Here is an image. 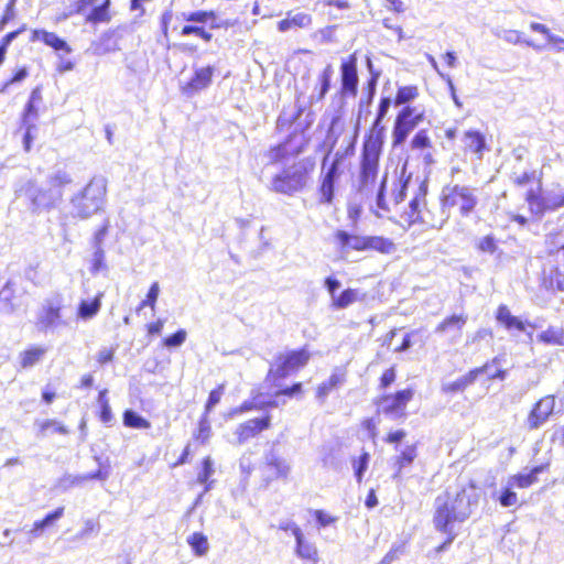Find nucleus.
Returning a JSON list of instances; mask_svg holds the SVG:
<instances>
[{"label":"nucleus","instance_id":"nucleus-50","mask_svg":"<svg viewBox=\"0 0 564 564\" xmlns=\"http://www.w3.org/2000/svg\"><path fill=\"white\" fill-rule=\"evenodd\" d=\"M91 272L97 273L105 268V251L102 246L94 247Z\"/></svg>","mask_w":564,"mask_h":564},{"label":"nucleus","instance_id":"nucleus-23","mask_svg":"<svg viewBox=\"0 0 564 564\" xmlns=\"http://www.w3.org/2000/svg\"><path fill=\"white\" fill-rule=\"evenodd\" d=\"M110 0H100L99 3L86 15V21L91 23H106L111 20L109 13Z\"/></svg>","mask_w":564,"mask_h":564},{"label":"nucleus","instance_id":"nucleus-58","mask_svg":"<svg viewBox=\"0 0 564 564\" xmlns=\"http://www.w3.org/2000/svg\"><path fill=\"white\" fill-rule=\"evenodd\" d=\"M214 17H215V13L213 11H209V12L208 11H197V12H192L188 15H186L185 20L192 21V22L205 23L210 18H214Z\"/></svg>","mask_w":564,"mask_h":564},{"label":"nucleus","instance_id":"nucleus-16","mask_svg":"<svg viewBox=\"0 0 564 564\" xmlns=\"http://www.w3.org/2000/svg\"><path fill=\"white\" fill-rule=\"evenodd\" d=\"M496 362H498V357H495L490 362H487L482 367L470 370L468 373L462 376L460 378L453 382L444 383L442 386V390L446 393H454L465 390L468 386L473 384L476 381V379L482 371H487L488 368H490L491 365Z\"/></svg>","mask_w":564,"mask_h":564},{"label":"nucleus","instance_id":"nucleus-5","mask_svg":"<svg viewBox=\"0 0 564 564\" xmlns=\"http://www.w3.org/2000/svg\"><path fill=\"white\" fill-rule=\"evenodd\" d=\"M19 196H25L30 200L32 212L48 210L56 207L63 199L64 192L55 188L37 186L28 181L18 191Z\"/></svg>","mask_w":564,"mask_h":564},{"label":"nucleus","instance_id":"nucleus-37","mask_svg":"<svg viewBox=\"0 0 564 564\" xmlns=\"http://www.w3.org/2000/svg\"><path fill=\"white\" fill-rule=\"evenodd\" d=\"M419 96V89L416 86H402L399 87L394 99L395 106L405 105L414 100Z\"/></svg>","mask_w":564,"mask_h":564},{"label":"nucleus","instance_id":"nucleus-49","mask_svg":"<svg viewBox=\"0 0 564 564\" xmlns=\"http://www.w3.org/2000/svg\"><path fill=\"white\" fill-rule=\"evenodd\" d=\"M100 525L94 519H87L84 522V528L76 534V539H86L91 533H98Z\"/></svg>","mask_w":564,"mask_h":564},{"label":"nucleus","instance_id":"nucleus-33","mask_svg":"<svg viewBox=\"0 0 564 564\" xmlns=\"http://www.w3.org/2000/svg\"><path fill=\"white\" fill-rule=\"evenodd\" d=\"M187 543L193 549L197 556H203L207 553L209 545L206 535L200 532H195L187 538Z\"/></svg>","mask_w":564,"mask_h":564},{"label":"nucleus","instance_id":"nucleus-24","mask_svg":"<svg viewBox=\"0 0 564 564\" xmlns=\"http://www.w3.org/2000/svg\"><path fill=\"white\" fill-rule=\"evenodd\" d=\"M64 514V507H59L53 512L46 514V517L40 521H35L33 528L30 530V534L33 538H39L42 535L43 531L51 527L55 521L61 519Z\"/></svg>","mask_w":564,"mask_h":564},{"label":"nucleus","instance_id":"nucleus-41","mask_svg":"<svg viewBox=\"0 0 564 564\" xmlns=\"http://www.w3.org/2000/svg\"><path fill=\"white\" fill-rule=\"evenodd\" d=\"M213 474H214L213 460L210 457H206L203 460V468L197 476V481L199 484L205 485V491H208L210 489V485L213 481H210V482H208V481Z\"/></svg>","mask_w":564,"mask_h":564},{"label":"nucleus","instance_id":"nucleus-3","mask_svg":"<svg viewBox=\"0 0 564 564\" xmlns=\"http://www.w3.org/2000/svg\"><path fill=\"white\" fill-rule=\"evenodd\" d=\"M314 165L315 163L311 159L295 162L272 178L270 188L275 193L284 195H293L301 192L306 186Z\"/></svg>","mask_w":564,"mask_h":564},{"label":"nucleus","instance_id":"nucleus-56","mask_svg":"<svg viewBox=\"0 0 564 564\" xmlns=\"http://www.w3.org/2000/svg\"><path fill=\"white\" fill-rule=\"evenodd\" d=\"M37 116L35 104L28 101L23 112L22 123H35Z\"/></svg>","mask_w":564,"mask_h":564},{"label":"nucleus","instance_id":"nucleus-34","mask_svg":"<svg viewBox=\"0 0 564 564\" xmlns=\"http://www.w3.org/2000/svg\"><path fill=\"white\" fill-rule=\"evenodd\" d=\"M123 424L128 427L132 429H149L151 426L150 422L145 420L143 416L138 414L132 410H127L123 413Z\"/></svg>","mask_w":564,"mask_h":564},{"label":"nucleus","instance_id":"nucleus-40","mask_svg":"<svg viewBox=\"0 0 564 564\" xmlns=\"http://www.w3.org/2000/svg\"><path fill=\"white\" fill-rule=\"evenodd\" d=\"M370 460V454L367 452H364L358 458L352 460V468L355 473V477L358 482H361L362 477L368 469Z\"/></svg>","mask_w":564,"mask_h":564},{"label":"nucleus","instance_id":"nucleus-54","mask_svg":"<svg viewBox=\"0 0 564 564\" xmlns=\"http://www.w3.org/2000/svg\"><path fill=\"white\" fill-rule=\"evenodd\" d=\"M478 249L482 252L494 253L497 250V243L494 236L482 237L478 242Z\"/></svg>","mask_w":564,"mask_h":564},{"label":"nucleus","instance_id":"nucleus-48","mask_svg":"<svg viewBox=\"0 0 564 564\" xmlns=\"http://www.w3.org/2000/svg\"><path fill=\"white\" fill-rule=\"evenodd\" d=\"M424 200V194H417L414 198L410 202V215L409 217L412 219V221H425L423 217L421 216L420 212V205L421 202Z\"/></svg>","mask_w":564,"mask_h":564},{"label":"nucleus","instance_id":"nucleus-32","mask_svg":"<svg viewBox=\"0 0 564 564\" xmlns=\"http://www.w3.org/2000/svg\"><path fill=\"white\" fill-rule=\"evenodd\" d=\"M100 296L101 294L96 296L91 302L82 301L78 306V317L85 321L93 318L100 310Z\"/></svg>","mask_w":564,"mask_h":564},{"label":"nucleus","instance_id":"nucleus-63","mask_svg":"<svg viewBox=\"0 0 564 564\" xmlns=\"http://www.w3.org/2000/svg\"><path fill=\"white\" fill-rule=\"evenodd\" d=\"M500 358H498V362L491 365L487 371H482L481 373H487L489 379H500L503 380L506 378L507 372L499 368Z\"/></svg>","mask_w":564,"mask_h":564},{"label":"nucleus","instance_id":"nucleus-6","mask_svg":"<svg viewBox=\"0 0 564 564\" xmlns=\"http://www.w3.org/2000/svg\"><path fill=\"white\" fill-rule=\"evenodd\" d=\"M64 302V296L58 292L50 294L42 301L36 313V327L39 330H54L67 325L62 314Z\"/></svg>","mask_w":564,"mask_h":564},{"label":"nucleus","instance_id":"nucleus-38","mask_svg":"<svg viewBox=\"0 0 564 564\" xmlns=\"http://www.w3.org/2000/svg\"><path fill=\"white\" fill-rule=\"evenodd\" d=\"M416 457V448L414 445L406 446L397 457L398 469L394 477H398L402 468L411 465Z\"/></svg>","mask_w":564,"mask_h":564},{"label":"nucleus","instance_id":"nucleus-12","mask_svg":"<svg viewBox=\"0 0 564 564\" xmlns=\"http://www.w3.org/2000/svg\"><path fill=\"white\" fill-rule=\"evenodd\" d=\"M332 149L324 156L322 162V183L319 186L321 202L330 204L334 198L335 183L340 176V170L335 164H328Z\"/></svg>","mask_w":564,"mask_h":564},{"label":"nucleus","instance_id":"nucleus-47","mask_svg":"<svg viewBox=\"0 0 564 564\" xmlns=\"http://www.w3.org/2000/svg\"><path fill=\"white\" fill-rule=\"evenodd\" d=\"M390 106H391L390 97H382L380 99L377 117L373 122V130L383 129L382 127H380V124H381V121L383 120V118L386 117V115L388 113Z\"/></svg>","mask_w":564,"mask_h":564},{"label":"nucleus","instance_id":"nucleus-46","mask_svg":"<svg viewBox=\"0 0 564 564\" xmlns=\"http://www.w3.org/2000/svg\"><path fill=\"white\" fill-rule=\"evenodd\" d=\"M159 294H160L159 282H153L152 285L150 286L147 297L140 303L138 311L142 310L145 306H150L152 310H154Z\"/></svg>","mask_w":564,"mask_h":564},{"label":"nucleus","instance_id":"nucleus-22","mask_svg":"<svg viewBox=\"0 0 564 564\" xmlns=\"http://www.w3.org/2000/svg\"><path fill=\"white\" fill-rule=\"evenodd\" d=\"M333 74V66L327 65L318 77V87L314 88V91L310 97L312 104L314 101H321L325 97L329 90Z\"/></svg>","mask_w":564,"mask_h":564},{"label":"nucleus","instance_id":"nucleus-35","mask_svg":"<svg viewBox=\"0 0 564 564\" xmlns=\"http://www.w3.org/2000/svg\"><path fill=\"white\" fill-rule=\"evenodd\" d=\"M45 348L33 347L21 354V366L22 368H30L37 364L45 354Z\"/></svg>","mask_w":564,"mask_h":564},{"label":"nucleus","instance_id":"nucleus-64","mask_svg":"<svg viewBox=\"0 0 564 564\" xmlns=\"http://www.w3.org/2000/svg\"><path fill=\"white\" fill-rule=\"evenodd\" d=\"M279 529L283 531H291L295 539L303 533L296 523L291 520L281 521L279 523Z\"/></svg>","mask_w":564,"mask_h":564},{"label":"nucleus","instance_id":"nucleus-53","mask_svg":"<svg viewBox=\"0 0 564 564\" xmlns=\"http://www.w3.org/2000/svg\"><path fill=\"white\" fill-rule=\"evenodd\" d=\"M511 488L508 486L499 497V502L502 507H512L518 503V496Z\"/></svg>","mask_w":564,"mask_h":564},{"label":"nucleus","instance_id":"nucleus-62","mask_svg":"<svg viewBox=\"0 0 564 564\" xmlns=\"http://www.w3.org/2000/svg\"><path fill=\"white\" fill-rule=\"evenodd\" d=\"M497 321L506 325L507 323L513 322L514 316L510 313L509 308L506 305H500L497 311Z\"/></svg>","mask_w":564,"mask_h":564},{"label":"nucleus","instance_id":"nucleus-57","mask_svg":"<svg viewBox=\"0 0 564 564\" xmlns=\"http://www.w3.org/2000/svg\"><path fill=\"white\" fill-rule=\"evenodd\" d=\"M29 75L26 67H21L10 79H8L1 87L0 93L6 91V89L17 83L22 82Z\"/></svg>","mask_w":564,"mask_h":564},{"label":"nucleus","instance_id":"nucleus-59","mask_svg":"<svg viewBox=\"0 0 564 564\" xmlns=\"http://www.w3.org/2000/svg\"><path fill=\"white\" fill-rule=\"evenodd\" d=\"M530 29L534 32H539V33H542L543 35H545V37L547 39L549 42H556V41H560L558 40V36L557 35H554L550 32V29L542 24V23H538V22H532L530 24Z\"/></svg>","mask_w":564,"mask_h":564},{"label":"nucleus","instance_id":"nucleus-27","mask_svg":"<svg viewBox=\"0 0 564 564\" xmlns=\"http://www.w3.org/2000/svg\"><path fill=\"white\" fill-rule=\"evenodd\" d=\"M265 463L267 465L274 469L275 471V475L278 477H288L289 473H290V465L288 464V462L280 457L274 451H271L269 452L267 455H265Z\"/></svg>","mask_w":564,"mask_h":564},{"label":"nucleus","instance_id":"nucleus-44","mask_svg":"<svg viewBox=\"0 0 564 564\" xmlns=\"http://www.w3.org/2000/svg\"><path fill=\"white\" fill-rule=\"evenodd\" d=\"M431 147V139L425 129L419 130L411 140V149L413 150H424Z\"/></svg>","mask_w":564,"mask_h":564},{"label":"nucleus","instance_id":"nucleus-28","mask_svg":"<svg viewBox=\"0 0 564 564\" xmlns=\"http://www.w3.org/2000/svg\"><path fill=\"white\" fill-rule=\"evenodd\" d=\"M540 210L555 212L564 207V193H547L539 203Z\"/></svg>","mask_w":564,"mask_h":564},{"label":"nucleus","instance_id":"nucleus-26","mask_svg":"<svg viewBox=\"0 0 564 564\" xmlns=\"http://www.w3.org/2000/svg\"><path fill=\"white\" fill-rule=\"evenodd\" d=\"M538 340L546 345L563 346L564 330L561 327L550 326L538 335Z\"/></svg>","mask_w":564,"mask_h":564},{"label":"nucleus","instance_id":"nucleus-8","mask_svg":"<svg viewBox=\"0 0 564 564\" xmlns=\"http://www.w3.org/2000/svg\"><path fill=\"white\" fill-rule=\"evenodd\" d=\"M424 112L415 107L405 106L398 113L392 130L393 145L398 147L404 143L409 134L422 122Z\"/></svg>","mask_w":564,"mask_h":564},{"label":"nucleus","instance_id":"nucleus-31","mask_svg":"<svg viewBox=\"0 0 564 564\" xmlns=\"http://www.w3.org/2000/svg\"><path fill=\"white\" fill-rule=\"evenodd\" d=\"M296 547L295 553L302 558L312 560L314 563L317 561V549L313 543L307 542L302 533L295 539Z\"/></svg>","mask_w":564,"mask_h":564},{"label":"nucleus","instance_id":"nucleus-51","mask_svg":"<svg viewBox=\"0 0 564 564\" xmlns=\"http://www.w3.org/2000/svg\"><path fill=\"white\" fill-rule=\"evenodd\" d=\"M181 34L184 36L195 34L199 37H202L204 41L209 42L212 40V33L206 32L203 28L196 26V25H185Z\"/></svg>","mask_w":564,"mask_h":564},{"label":"nucleus","instance_id":"nucleus-43","mask_svg":"<svg viewBox=\"0 0 564 564\" xmlns=\"http://www.w3.org/2000/svg\"><path fill=\"white\" fill-rule=\"evenodd\" d=\"M538 478H534L531 473L518 474L509 478V487L528 488L536 482Z\"/></svg>","mask_w":564,"mask_h":564},{"label":"nucleus","instance_id":"nucleus-7","mask_svg":"<svg viewBox=\"0 0 564 564\" xmlns=\"http://www.w3.org/2000/svg\"><path fill=\"white\" fill-rule=\"evenodd\" d=\"M380 153L381 144L378 140L370 138L365 141L359 174L360 191H365L375 182L378 174Z\"/></svg>","mask_w":564,"mask_h":564},{"label":"nucleus","instance_id":"nucleus-10","mask_svg":"<svg viewBox=\"0 0 564 564\" xmlns=\"http://www.w3.org/2000/svg\"><path fill=\"white\" fill-rule=\"evenodd\" d=\"M193 75L186 83L181 85V91L184 96L192 98L198 95L200 91L206 90L213 83V76L215 73L214 66H199L194 64Z\"/></svg>","mask_w":564,"mask_h":564},{"label":"nucleus","instance_id":"nucleus-42","mask_svg":"<svg viewBox=\"0 0 564 564\" xmlns=\"http://www.w3.org/2000/svg\"><path fill=\"white\" fill-rule=\"evenodd\" d=\"M43 42L53 47L55 51H64L66 53H70L72 48L61 37H58L53 32H47V34L43 35Z\"/></svg>","mask_w":564,"mask_h":564},{"label":"nucleus","instance_id":"nucleus-9","mask_svg":"<svg viewBox=\"0 0 564 564\" xmlns=\"http://www.w3.org/2000/svg\"><path fill=\"white\" fill-rule=\"evenodd\" d=\"M310 355L304 349L280 354L272 362L269 375L273 378H286L292 372L304 367Z\"/></svg>","mask_w":564,"mask_h":564},{"label":"nucleus","instance_id":"nucleus-20","mask_svg":"<svg viewBox=\"0 0 564 564\" xmlns=\"http://www.w3.org/2000/svg\"><path fill=\"white\" fill-rule=\"evenodd\" d=\"M463 143L466 150L477 154L478 159H482V152L486 149L485 137L479 131H466L463 137Z\"/></svg>","mask_w":564,"mask_h":564},{"label":"nucleus","instance_id":"nucleus-52","mask_svg":"<svg viewBox=\"0 0 564 564\" xmlns=\"http://www.w3.org/2000/svg\"><path fill=\"white\" fill-rule=\"evenodd\" d=\"M186 339V332L184 329L177 330L175 334L164 339V345L169 348L180 347Z\"/></svg>","mask_w":564,"mask_h":564},{"label":"nucleus","instance_id":"nucleus-13","mask_svg":"<svg viewBox=\"0 0 564 564\" xmlns=\"http://www.w3.org/2000/svg\"><path fill=\"white\" fill-rule=\"evenodd\" d=\"M304 144V137L299 134H293L285 142L272 148L268 158L271 163L279 162L286 156L297 155L302 152Z\"/></svg>","mask_w":564,"mask_h":564},{"label":"nucleus","instance_id":"nucleus-2","mask_svg":"<svg viewBox=\"0 0 564 564\" xmlns=\"http://www.w3.org/2000/svg\"><path fill=\"white\" fill-rule=\"evenodd\" d=\"M107 200V180L94 176L84 188L72 195L68 214L74 219L86 220L101 212Z\"/></svg>","mask_w":564,"mask_h":564},{"label":"nucleus","instance_id":"nucleus-15","mask_svg":"<svg viewBox=\"0 0 564 564\" xmlns=\"http://www.w3.org/2000/svg\"><path fill=\"white\" fill-rule=\"evenodd\" d=\"M340 73L343 94L356 96L359 79L357 74V57L355 54L350 55L347 61L343 62Z\"/></svg>","mask_w":564,"mask_h":564},{"label":"nucleus","instance_id":"nucleus-25","mask_svg":"<svg viewBox=\"0 0 564 564\" xmlns=\"http://www.w3.org/2000/svg\"><path fill=\"white\" fill-rule=\"evenodd\" d=\"M376 250L383 254H391L397 250L395 243L384 237L368 236L367 250Z\"/></svg>","mask_w":564,"mask_h":564},{"label":"nucleus","instance_id":"nucleus-4","mask_svg":"<svg viewBox=\"0 0 564 564\" xmlns=\"http://www.w3.org/2000/svg\"><path fill=\"white\" fill-rule=\"evenodd\" d=\"M479 204L478 189L465 184H448L441 192L442 210L457 208L464 218L469 217Z\"/></svg>","mask_w":564,"mask_h":564},{"label":"nucleus","instance_id":"nucleus-19","mask_svg":"<svg viewBox=\"0 0 564 564\" xmlns=\"http://www.w3.org/2000/svg\"><path fill=\"white\" fill-rule=\"evenodd\" d=\"M337 242L343 250L351 249L357 251L367 250L368 236L350 235L344 230H338L335 235Z\"/></svg>","mask_w":564,"mask_h":564},{"label":"nucleus","instance_id":"nucleus-60","mask_svg":"<svg viewBox=\"0 0 564 564\" xmlns=\"http://www.w3.org/2000/svg\"><path fill=\"white\" fill-rule=\"evenodd\" d=\"M291 22L293 23L294 26L307 28L312 23V18L306 13L299 12L291 17Z\"/></svg>","mask_w":564,"mask_h":564},{"label":"nucleus","instance_id":"nucleus-29","mask_svg":"<svg viewBox=\"0 0 564 564\" xmlns=\"http://www.w3.org/2000/svg\"><path fill=\"white\" fill-rule=\"evenodd\" d=\"M73 182V177L69 172L64 169H57L48 174L47 185L51 188L59 189L64 192V187Z\"/></svg>","mask_w":564,"mask_h":564},{"label":"nucleus","instance_id":"nucleus-55","mask_svg":"<svg viewBox=\"0 0 564 564\" xmlns=\"http://www.w3.org/2000/svg\"><path fill=\"white\" fill-rule=\"evenodd\" d=\"M224 384H220L218 388L210 391L208 395V400L206 403V410L210 411L216 404L219 403L223 394H224Z\"/></svg>","mask_w":564,"mask_h":564},{"label":"nucleus","instance_id":"nucleus-61","mask_svg":"<svg viewBox=\"0 0 564 564\" xmlns=\"http://www.w3.org/2000/svg\"><path fill=\"white\" fill-rule=\"evenodd\" d=\"M210 433H212V430H210L209 423L206 420H202L199 422L198 433L196 435V438L199 440L203 444H205L208 441V438L210 437Z\"/></svg>","mask_w":564,"mask_h":564},{"label":"nucleus","instance_id":"nucleus-45","mask_svg":"<svg viewBox=\"0 0 564 564\" xmlns=\"http://www.w3.org/2000/svg\"><path fill=\"white\" fill-rule=\"evenodd\" d=\"M343 381V378L333 373L328 380L324 381L318 386L317 389V395L319 398L326 397L335 387H337Z\"/></svg>","mask_w":564,"mask_h":564},{"label":"nucleus","instance_id":"nucleus-21","mask_svg":"<svg viewBox=\"0 0 564 564\" xmlns=\"http://www.w3.org/2000/svg\"><path fill=\"white\" fill-rule=\"evenodd\" d=\"M467 322L466 315H452L441 322L436 328V334L454 333L456 336H460L462 329Z\"/></svg>","mask_w":564,"mask_h":564},{"label":"nucleus","instance_id":"nucleus-39","mask_svg":"<svg viewBox=\"0 0 564 564\" xmlns=\"http://www.w3.org/2000/svg\"><path fill=\"white\" fill-rule=\"evenodd\" d=\"M40 434L46 436L48 433L67 434V429L56 420H45L39 423Z\"/></svg>","mask_w":564,"mask_h":564},{"label":"nucleus","instance_id":"nucleus-11","mask_svg":"<svg viewBox=\"0 0 564 564\" xmlns=\"http://www.w3.org/2000/svg\"><path fill=\"white\" fill-rule=\"evenodd\" d=\"M414 395L413 390L404 389L398 391L395 394H387L379 400L380 411L393 419H398L404 415V411L409 401Z\"/></svg>","mask_w":564,"mask_h":564},{"label":"nucleus","instance_id":"nucleus-14","mask_svg":"<svg viewBox=\"0 0 564 564\" xmlns=\"http://www.w3.org/2000/svg\"><path fill=\"white\" fill-rule=\"evenodd\" d=\"M554 406L555 400L551 395L544 397L536 402L528 416L529 429L536 430L542 426L553 413Z\"/></svg>","mask_w":564,"mask_h":564},{"label":"nucleus","instance_id":"nucleus-18","mask_svg":"<svg viewBox=\"0 0 564 564\" xmlns=\"http://www.w3.org/2000/svg\"><path fill=\"white\" fill-rule=\"evenodd\" d=\"M117 31L109 30L102 33L99 39L91 43L89 47V52L96 56H102L108 53L115 52L119 50V45L117 42Z\"/></svg>","mask_w":564,"mask_h":564},{"label":"nucleus","instance_id":"nucleus-30","mask_svg":"<svg viewBox=\"0 0 564 564\" xmlns=\"http://www.w3.org/2000/svg\"><path fill=\"white\" fill-rule=\"evenodd\" d=\"M360 300H362V296L358 290L347 289L339 295L334 296L332 304L335 308L343 310Z\"/></svg>","mask_w":564,"mask_h":564},{"label":"nucleus","instance_id":"nucleus-36","mask_svg":"<svg viewBox=\"0 0 564 564\" xmlns=\"http://www.w3.org/2000/svg\"><path fill=\"white\" fill-rule=\"evenodd\" d=\"M495 35L510 44L524 43L525 45L531 46L533 48H540L539 46H535L531 41L522 40L521 33L516 30H497L495 31Z\"/></svg>","mask_w":564,"mask_h":564},{"label":"nucleus","instance_id":"nucleus-1","mask_svg":"<svg viewBox=\"0 0 564 564\" xmlns=\"http://www.w3.org/2000/svg\"><path fill=\"white\" fill-rule=\"evenodd\" d=\"M475 487L448 488L434 501V528L440 532H451L456 523L466 521L471 514V506L476 503Z\"/></svg>","mask_w":564,"mask_h":564},{"label":"nucleus","instance_id":"nucleus-17","mask_svg":"<svg viewBox=\"0 0 564 564\" xmlns=\"http://www.w3.org/2000/svg\"><path fill=\"white\" fill-rule=\"evenodd\" d=\"M270 426V416H264L261 419H251L242 424H240L235 434L237 435L238 444H243L249 438L256 436L258 433L263 430L269 429Z\"/></svg>","mask_w":564,"mask_h":564}]
</instances>
